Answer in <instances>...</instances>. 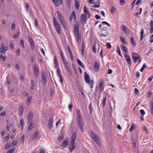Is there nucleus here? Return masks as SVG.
Returning a JSON list of instances; mask_svg holds the SVG:
<instances>
[{"label":"nucleus","mask_w":153,"mask_h":153,"mask_svg":"<svg viewBox=\"0 0 153 153\" xmlns=\"http://www.w3.org/2000/svg\"><path fill=\"white\" fill-rule=\"evenodd\" d=\"M82 49H81V52H82V56L84 55V49L85 47V44L83 43H82Z\"/></svg>","instance_id":"33"},{"label":"nucleus","mask_w":153,"mask_h":153,"mask_svg":"<svg viewBox=\"0 0 153 153\" xmlns=\"http://www.w3.org/2000/svg\"><path fill=\"white\" fill-rule=\"evenodd\" d=\"M68 144V140L65 139L61 144V146L64 148Z\"/></svg>","instance_id":"18"},{"label":"nucleus","mask_w":153,"mask_h":153,"mask_svg":"<svg viewBox=\"0 0 153 153\" xmlns=\"http://www.w3.org/2000/svg\"><path fill=\"white\" fill-rule=\"evenodd\" d=\"M29 4L28 3H26L25 4V8L26 10L27 11H28L29 9Z\"/></svg>","instance_id":"53"},{"label":"nucleus","mask_w":153,"mask_h":153,"mask_svg":"<svg viewBox=\"0 0 153 153\" xmlns=\"http://www.w3.org/2000/svg\"><path fill=\"white\" fill-rule=\"evenodd\" d=\"M77 63L82 68H84L85 67L83 64L78 59H77Z\"/></svg>","instance_id":"27"},{"label":"nucleus","mask_w":153,"mask_h":153,"mask_svg":"<svg viewBox=\"0 0 153 153\" xmlns=\"http://www.w3.org/2000/svg\"><path fill=\"white\" fill-rule=\"evenodd\" d=\"M33 125V124L31 123H30L28 128V131L31 130L33 128V126L31 127Z\"/></svg>","instance_id":"43"},{"label":"nucleus","mask_w":153,"mask_h":153,"mask_svg":"<svg viewBox=\"0 0 153 153\" xmlns=\"http://www.w3.org/2000/svg\"><path fill=\"white\" fill-rule=\"evenodd\" d=\"M77 124L79 129L82 132H83V128L85 125L84 123L83 122H82L78 123Z\"/></svg>","instance_id":"16"},{"label":"nucleus","mask_w":153,"mask_h":153,"mask_svg":"<svg viewBox=\"0 0 153 153\" xmlns=\"http://www.w3.org/2000/svg\"><path fill=\"white\" fill-rule=\"evenodd\" d=\"M120 39L123 44L126 45H127V42L125 40V39L124 37L120 36Z\"/></svg>","instance_id":"26"},{"label":"nucleus","mask_w":153,"mask_h":153,"mask_svg":"<svg viewBox=\"0 0 153 153\" xmlns=\"http://www.w3.org/2000/svg\"><path fill=\"white\" fill-rule=\"evenodd\" d=\"M90 134L94 140L96 142L97 144L99 146L100 145V142L99 137L97 135L95 134L93 131L91 132Z\"/></svg>","instance_id":"2"},{"label":"nucleus","mask_w":153,"mask_h":153,"mask_svg":"<svg viewBox=\"0 0 153 153\" xmlns=\"http://www.w3.org/2000/svg\"><path fill=\"white\" fill-rule=\"evenodd\" d=\"M76 136L75 133H74L71 136V140L75 141L76 139Z\"/></svg>","instance_id":"32"},{"label":"nucleus","mask_w":153,"mask_h":153,"mask_svg":"<svg viewBox=\"0 0 153 153\" xmlns=\"http://www.w3.org/2000/svg\"><path fill=\"white\" fill-rule=\"evenodd\" d=\"M54 63L55 65V67L56 68H57L58 65V61L57 60L56 57L54 56Z\"/></svg>","instance_id":"22"},{"label":"nucleus","mask_w":153,"mask_h":153,"mask_svg":"<svg viewBox=\"0 0 153 153\" xmlns=\"http://www.w3.org/2000/svg\"><path fill=\"white\" fill-rule=\"evenodd\" d=\"M9 49L8 47L4 45L3 43L1 44V46L0 47V53H5V52Z\"/></svg>","instance_id":"4"},{"label":"nucleus","mask_w":153,"mask_h":153,"mask_svg":"<svg viewBox=\"0 0 153 153\" xmlns=\"http://www.w3.org/2000/svg\"><path fill=\"white\" fill-rule=\"evenodd\" d=\"M79 22H76L74 25V36H76V34H78L79 33Z\"/></svg>","instance_id":"3"},{"label":"nucleus","mask_w":153,"mask_h":153,"mask_svg":"<svg viewBox=\"0 0 153 153\" xmlns=\"http://www.w3.org/2000/svg\"><path fill=\"white\" fill-rule=\"evenodd\" d=\"M121 29L126 34H127V31L128 30V29L125 25H123L121 26Z\"/></svg>","instance_id":"20"},{"label":"nucleus","mask_w":153,"mask_h":153,"mask_svg":"<svg viewBox=\"0 0 153 153\" xmlns=\"http://www.w3.org/2000/svg\"><path fill=\"white\" fill-rule=\"evenodd\" d=\"M134 124H133L131 126L130 128L129 129V131L130 132H131L133 131V130L134 129Z\"/></svg>","instance_id":"58"},{"label":"nucleus","mask_w":153,"mask_h":153,"mask_svg":"<svg viewBox=\"0 0 153 153\" xmlns=\"http://www.w3.org/2000/svg\"><path fill=\"white\" fill-rule=\"evenodd\" d=\"M16 25L14 22H13L12 23L11 29L12 30H14L15 29Z\"/></svg>","instance_id":"38"},{"label":"nucleus","mask_w":153,"mask_h":153,"mask_svg":"<svg viewBox=\"0 0 153 153\" xmlns=\"http://www.w3.org/2000/svg\"><path fill=\"white\" fill-rule=\"evenodd\" d=\"M24 122V120L23 119H21V120L20 123V125L21 126H22V128L23 127Z\"/></svg>","instance_id":"55"},{"label":"nucleus","mask_w":153,"mask_h":153,"mask_svg":"<svg viewBox=\"0 0 153 153\" xmlns=\"http://www.w3.org/2000/svg\"><path fill=\"white\" fill-rule=\"evenodd\" d=\"M53 120V118L52 117H50L49 119L48 122V128L50 129H51V128Z\"/></svg>","instance_id":"15"},{"label":"nucleus","mask_w":153,"mask_h":153,"mask_svg":"<svg viewBox=\"0 0 153 153\" xmlns=\"http://www.w3.org/2000/svg\"><path fill=\"white\" fill-rule=\"evenodd\" d=\"M106 97L105 96L103 98V100L102 101V106L103 108H104L106 104Z\"/></svg>","instance_id":"31"},{"label":"nucleus","mask_w":153,"mask_h":153,"mask_svg":"<svg viewBox=\"0 0 153 153\" xmlns=\"http://www.w3.org/2000/svg\"><path fill=\"white\" fill-rule=\"evenodd\" d=\"M140 113L141 116H143L145 114L144 111L143 109H141L140 110Z\"/></svg>","instance_id":"57"},{"label":"nucleus","mask_w":153,"mask_h":153,"mask_svg":"<svg viewBox=\"0 0 153 153\" xmlns=\"http://www.w3.org/2000/svg\"><path fill=\"white\" fill-rule=\"evenodd\" d=\"M53 2L55 5L57 6H58L59 2L57 0H54L53 1Z\"/></svg>","instance_id":"54"},{"label":"nucleus","mask_w":153,"mask_h":153,"mask_svg":"<svg viewBox=\"0 0 153 153\" xmlns=\"http://www.w3.org/2000/svg\"><path fill=\"white\" fill-rule=\"evenodd\" d=\"M121 48L122 49V50L124 51L126 53L127 51V48H126L124 45H121Z\"/></svg>","instance_id":"36"},{"label":"nucleus","mask_w":153,"mask_h":153,"mask_svg":"<svg viewBox=\"0 0 153 153\" xmlns=\"http://www.w3.org/2000/svg\"><path fill=\"white\" fill-rule=\"evenodd\" d=\"M38 134V133L37 131H36L33 134L32 139L33 140H36Z\"/></svg>","instance_id":"28"},{"label":"nucleus","mask_w":153,"mask_h":153,"mask_svg":"<svg viewBox=\"0 0 153 153\" xmlns=\"http://www.w3.org/2000/svg\"><path fill=\"white\" fill-rule=\"evenodd\" d=\"M120 4L121 5H123L126 2L125 0H120Z\"/></svg>","instance_id":"51"},{"label":"nucleus","mask_w":153,"mask_h":153,"mask_svg":"<svg viewBox=\"0 0 153 153\" xmlns=\"http://www.w3.org/2000/svg\"><path fill=\"white\" fill-rule=\"evenodd\" d=\"M57 69L56 73L57 75L59 76V75H62L60 74V71L59 69L58 68V67L57 68H56Z\"/></svg>","instance_id":"59"},{"label":"nucleus","mask_w":153,"mask_h":153,"mask_svg":"<svg viewBox=\"0 0 153 153\" xmlns=\"http://www.w3.org/2000/svg\"><path fill=\"white\" fill-rule=\"evenodd\" d=\"M100 1L99 0H98L97 1V3H94V4H95V6H92V7H94L95 8L96 7H99L100 6Z\"/></svg>","instance_id":"34"},{"label":"nucleus","mask_w":153,"mask_h":153,"mask_svg":"<svg viewBox=\"0 0 153 153\" xmlns=\"http://www.w3.org/2000/svg\"><path fill=\"white\" fill-rule=\"evenodd\" d=\"M61 24L62 25L63 27L65 30L67 29V27L66 25L65 22L64 20H62V21H60Z\"/></svg>","instance_id":"23"},{"label":"nucleus","mask_w":153,"mask_h":153,"mask_svg":"<svg viewBox=\"0 0 153 153\" xmlns=\"http://www.w3.org/2000/svg\"><path fill=\"white\" fill-rule=\"evenodd\" d=\"M130 40L132 44L134 46H136V43L134 39L132 37H131Z\"/></svg>","instance_id":"42"},{"label":"nucleus","mask_w":153,"mask_h":153,"mask_svg":"<svg viewBox=\"0 0 153 153\" xmlns=\"http://www.w3.org/2000/svg\"><path fill=\"white\" fill-rule=\"evenodd\" d=\"M34 75L37 78L39 76V73L38 66L36 64H35L33 66Z\"/></svg>","instance_id":"5"},{"label":"nucleus","mask_w":153,"mask_h":153,"mask_svg":"<svg viewBox=\"0 0 153 153\" xmlns=\"http://www.w3.org/2000/svg\"><path fill=\"white\" fill-rule=\"evenodd\" d=\"M55 30H56L57 33L58 34H60V32L61 31V29L60 27L58 28H55Z\"/></svg>","instance_id":"40"},{"label":"nucleus","mask_w":153,"mask_h":153,"mask_svg":"<svg viewBox=\"0 0 153 153\" xmlns=\"http://www.w3.org/2000/svg\"><path fill=\"white\" fill-rule=\"evenodd\" d=\"M6 114V111H3L0 114V116H4Z\"/></svg>","instance_id":"56"},{"label":"nucleus","mask_w":153,"mask_h":153,"mask_svg":"<svg viewBox=\"0 0 153 153\" xmlns=\"http://www.w3.org/2000/svg\"><path fill=\"white\" fill-rule=\"evenodd\" d=\"M28 37L29 42L30 48L32 51H33L34 49V47L33 40L30 36H28Z\"/></svg>","instance_id":"8"},{"label":"nucleus","mask_w":153,"mask_h":153,"mask_svg":"<svg viewBox=\"0 0 153 153\" xmlns=\"http://www.w3.org/2000/svg\"><path fill=\"white\" fill-rule=\"evenodd\" d=\"M93 50L94 53H96V43H94L93 44Z\"/></svg>","instance_id":"49"},{"label":"nucleus","mask_w":153,"mask_h":153,"mask_svg":"<svg viewBox=\"0 0 153 153\" xmlns=\"http://www.w3.org/2000/svg\"><path fill=\"white\" fill-rule=\"evenodd\" d=\"M62 61L64 64H65L66 62V60L65 59L64 56H62Z\"/></svg>","instance_id":"64"},{"label":"nucleus","mask_w":153,"mask_h":153,"mask_svg":"<svg viewBox=\"0 0 153 153\" xmlns=\"http://www.w3.org/2000/svg\"><path fill=\"white\" fill-rule=\"evenodd\" d=\"M150 31L151 33H153V21L151 20L150 23Z\"/></svg>","instance_id":"25"},{"label":"nucleus","mask_w":153,"mask_h":153,"mask_svg":"<svg viewBox=\"0 0 153 153\" xmlns=\"http://www.w3.org/2000/svg\"><path fill=\"white\" fill-rule=\"evenodd\" d=\"M84 79L86 82L90 85V87L92 88L94 86V82L93 80H90L89 77V75L85 72L84 73Z\"/></svg>","instance_id":"1"},{"label":"nucleus","mask_w":153,"mask_h":153,"mask_svg":"<svg viewBox=\"0 0 153 153\" xmlns=\"http://www.w3.org/2000/svg\"><path fill=\"white\" fill-rule=\"evenodd\" d=\"M63 136L62 135L60 136L58 139V140L59 142H61L63 139Z\"/></svg>","instance_id":"62"},{"label":"nucleus","mask_w":153,"mask_h":153,"mask_svg":"<svg viewBox=\"0 0 153 153\" xmlns=\"http://www.w3.org/2000/svg\"><path fill=\"white\" fill-rule=\"evenodd\" d=\"M132 60L134 63H136L137 61H138V63H140L141 62L140 58V56L139 57H137L132 59Z\"/></svg>","instance_id":"24"},{"label":"nucleus","mask_w":153,"mask_h":153,"mask_svg":"<svg viewBox=\"0 0 153 153\" xmlns=\"http://www.w3.org/2000/svg\"><path fill=\"white\" fill-rule=\"evenodd\" d=\"M12 126V125L11 123H8L7 124V129L8 131H9L10 129V128Z\"/></svg>","instance_id":"52"},{"label":"nucleus","mask_w":153,"mask_h":153,"mask_svg":"<svg viewBox=\"0 0 153 153\" xmlns=\"http://www.w3.org/2000/svg\"><path fill=\"white\" fill-rule=\"evenodd\" d=\"M20 49H17L16 52V54L17 56H19L20 55Z\"/></svg>","instance_id":"60"},{"label":"nucleus","mask_w":153,"mask_h":153,"mask_svg":"<svg viewBox=\"0 0 153 153\" xmlns=\"http://www.w3.org/2000/svg\"><path fill=\"white\" fill-rule=\"evenodd\" d=\"M139 56H140L139 55H138L137 53L135 52H133L132 54V59H133L134 58H135L137 57H139Z\"/></svg>","instance_id":"29"},{"label":"nucleus","mask_w":153,"mask_h":153,"mask_svg":"<svg viewBox=\"0 0 153 153\" xmlns=\"http://www.w3.org/2000/svg\"><path fill=\"white\" fill-rule=\"evenodd\" d=\"M20 45L24 48L25 47L24 41L23 39H21L20 41Z\"/></svg>","instance_id":"41"},{"label":"nucleus","mask_w":153,"mask_h":153,"mask_svg":"<svg viewBox=\"0 0 153 153\" xmlns=\"http://www.w3.org/2000/svg\"><path fill=\"white\" fill-rule=\"evenodd\" d=\"M77 123L82 122V118L81 116L77 117Z\"/></svg>","instance_id":"30"},{"label":"nucleus","mask_w":153,"mask_h":153,"mask_svg":"<svg viewBox=\"0 0 153 153\" xmlns=\"http://www.w3.org/2000/svg\"><path fill=\"white\" fill-rule=\"evenodd\" d=\"M53 23L55 28L60 27V24L56 22V20L55 17L53 18Z\"/></svg>","instance_id":"10"},{"label":"nucleus","mask_w":153,"mask_h":153,"mask_svg":"<svg viewBox=\"0 0 153 153\" xmlns=\"http://www.w3.org/2000/svg\"><path fill=\"white\" fill-rule=\"evenodd\" d=\"M138 143V139H137L135 142H134L133 143L132 146L134 148L136 147V143Z\"/></svg>","instance_id":"45"},{"label":"nucleus","mask_w":153,"mask_h":153,"mask_svg":"<svg viewBox=\"0 0 153 153\" xmlns=\"http://www.w3.org/2000/svg\"><path fill=\"white\" fill-rule=\"evenodd\" d=\"M32 97H29L26 101V104L27 105H29V104L30 103L31 100H32Z\"/></svg>","instance_id":"37"},{"label":"nucleus","mask_w":153,"mask_h":153,"mask_svg":"<svg viewBox=\"0 0 153 153\" xmlns=\"http://www.w3.org/2000/svg\"><path fill=\"white\" fill-rule=\"evenodd\" d=\"M59 81L61 83H62L63 82V77L62 75H59Z\"/></svg>","instance_id":"50"},{"label":"nucleus","mask_w":153,"mask_h":153,"mask_svg":"<svg viewBox=\"0 0 153 153\" xmlns=\"http://www.w3.org/2000/svg\"><path fill=\"white\" fill-rule=\"evenodd\" d=\"M124 56L125 57L126 60L127 62L129 65H131V60L129 56L127 54H124Z\"/></svg>","instance_id":"11"},{"label":"nucleus","mask_w":153,"mask_h":153,"mask_svg":"<svg viewBox=\"0 0 153 153\" xmlns=\"http://www.w3.org/2000/svg\"><path fill=\"white\" fill-rule=\"evenodd\" d=\"M150 111L151 114H153V102L152 101L151 102L150 106Z\"/></svg>","instance_id":"35"},{"label":"nucleus","mask_w":153,"mask_h":153,"mask_svg":"<svg viewBox=\"0 0 153 153\" xmlns=\"http://www.w3.org/2000/svg\"><path fill=\"white\" fill-rule=\"evenodd\" d=\"M75 141L71 140L70 142L71 146L68 147V150L69 152H72L74 150L76 149V147L74 146Z\"/></svg>","instance_id":"7"},{"label":"nucleus","mask_w":153,"mask_h":153,"mask_svg":"<svg viewBox=\"0 0 153 153\" xmlns=\"http://www.w3.org/2000/svg\"><path fill=\"white\" fill-rule=\"evenodd\" d=\"M0 59H2L3 62H4L5 61L6 58L4 57L3 55L1 54L0 55Z\"/></svg>","instance_id":"46"},{"label":"nucleus","mask_w":153,"mask_h":153,"mask_svg":"<svg viewBox=\"0 0 153 153\" xmlns=\"http://www.w3.org/2000/svg\"><path fill=\"white\" fill-rule=\"evenodd\" d=\"M15 150V148H12L11 149L9 150L6 153H12Z\"/></svg>","instance_id":"47"},{"label":"nucleus","mask_w":153,"mask_h":153,"mask_svg":"<svg viewBox=\"0 0 153 153\" xmlns=\"http://www.w3.org/2000/svg\"><path fill=\"white\" fill-rule=\"evenodd\" d=\"M76 38V41L78 43H79L81 41V35L78 33L76 34V36H74Z\"/></svg>","instance_id":"19"},{"label":"nucleus","mask_w":153,"mask_h":153,"mask_svg":"<svg viewBox=\"0 0 153 153\" xmlns=\"http://www.w3.org/2000/svg\"><path fill=\"white\" fill-rule=\"evenodd\" d=\"M75 7L76 9H78L79 8L80 6L79 0H75Z\"/></svg>","instance_id":"21"},{"label":"nucleus","mask_w":153,"mask_h":153,"mask_svg":"<svg viewBox=\"0 0 153 153\" xmlns=\"http://www.w3.org/2000/svg\"><path fill=\"white\" fill-rule=\"evenodd\" d=\"M86 15L85 14L82 15L80 16V22L82 23H84L86 20Z\"/></svg>","instance_id":"14"},{"label":"nucleus","mask_w":153,"mask_h":153,"mask_svg":"<svg viewBox=\"0 0 153 153\" xmlns=\"http://www.w3.org/2000/svg\"><path fill=\"white\" fill-rule=\"evenodd\" d=\"M41 82L43 85H45L47 82V77L44 73L42 74V79Z\"/></svg>","instance_id":"6"},{"label":"nucleus","mask_w":153,"mask_h":153,"mask_svg":"<svg viewBox=\"0 0 153 153\" xmlns=\"http://www.w3.org/2000/svg\"><path fill=\"white\" fill-rule=\"evenodd\" d=\"M25 138V135H23L21 137L20 142L21 143H23L24 142V139Z\"/></svg>","instance_id":"44"},{"label":"nucleus","mask_w":153,"mask_h":153,"mask_svg":"<svg viewBox=\"0 0 153 153\" xmlns=\"http://www.w3.org/2000/svg\"><path fill=\"white\" fill-rule=\"evenodd\" d=\"M88 8L85 7V6H84V8H83V10L84 13H87L88 12H89L87 10Z\"/></svg>","instance_id":"61"},{"label":"nucleus","mask_w":153,"mask_h":153,"mask_svg":"<svg viewBox=\"0 0 153 153\" xmlns=\"http://www.w3.org/2000/svg\"><path fill=\"white\" fill-rule=\"evenodd\" d=\"M144 29L143 28H142L141 29V32H140V34H141V36H140V40H141L143 39V35L144 33Z\"/></svg>","instance_id":"39"},{"label":"nucleus","mask_w":153,"mask_h":153,"mask_svg":"<svg viewBox=\"0 0 153 153\" xmlns=\"http://www.w3.org/2000/svg\"><path fill=\"white\" fill-rule=\"evenodd\" d=\"M106 46L108 49H110L111 48V44L109 43H107L106 44Z\"/></svg>","instance_id":"63"},{"label":"nucleus","mask_w":153,"mask_h":153,"mask_svg":"<svg viewBox=\"0 0 153 153\" xmlns=\"http://www.w3.org/2000/svg\"><path fill=\"white\" fill-rule=\"evenodd\" d=\"M33 117V114L30 111L27 117V120L28 123H31V121Z\"/></svg>","instance_id":"12"},{"label":"nucleus","mask_w":153,"mask_h":153,"mask_svg":"<svg viewBox=\"0 0 153 153\" xmlns=\"http://www.w3.org/2000/svg\"><path fill=\"white\" fill-rule=\"evenodd\" d=\"M100 65L99 63L97 62H95L94 66V70L95 72H97L99 70Z\"/></svg>","instance_id":"9"},{"label":"nucleus","mask_w":153,"mask_h":153,"mask_svg":"<svg viewBox=\"0 0 153 153\" xmlns=\"http://www.w3.org/2000/svg\"><path fill=\"white\" fill-rule=\"evenodd\" d=\"M74 18V19L76 20V16L75 13V11H73L71 14L70 20V21H71L72 19Z\"/></svg>","instance_id":"17"},{"label":"nucleus","mask_w":153,"mask_h":153,"mask_svg":"<svg viewBox=\"0 0 153 153\" xmlns=\"http://www.w3.org/2000/svg\"><path fill=\"white\" fill-rule=\"evenodd\" d=\"M77 117L81 116V115L80 112L79 110L78 109H76Z\"/></svg>","instance_id":"48"},{"label":"nucleus","mask_w":153,"mask_h":153,"mask_svg":"<svg viewBox=\"0 0 153 153\" xmlns=\"http://www.w3.org/2000/svg\"><path fill=\"white\" fill-rule=\"evenodd\" d=\"M103 80L101 79L100 81V84L99 85V89L100 91H102L103 90L104 88L103 87Z\"/></svg>","instance_id":"13"}]
</instances>
